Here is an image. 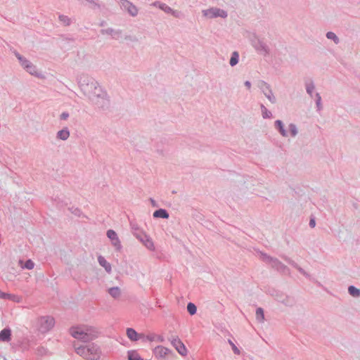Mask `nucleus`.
Listing matches in <instances>:
<instances>
[{"label":"nucleus","mask_w":360,"mask_h":360,"mask_svg":"<svg viewBox=\"0 0 360 360\" xmlns=\"http://www.w3.org/2000/svg\"><path fill=\"white\" fill-rule=\"evenodd\" d=\"M25 70L32 75L37 77H41V74L37 72V67L30 62V63L25 68Z\"/></svg>","instance_id":"nucleus-27"},{"label":"nucleus","mask_w":360,"mask_h":360,"mask_svg":"<svg viewBox=\"0 0 360 360\" xmlns=\"http://www.w3.org/2000/svg\"><path fill=\"white\" fill-rule=\"evenodd\" d=\"M45 351V349L44 347H39L38 348V352L41 354H42V352Z\"/></svg>","instance_id":"nucleus-55"},{"label":"nucleus","mask_w":360,"mask_h":360,"mask_svg":"<svg viewBox=\"0 0 360 360\" xmlns=\"http://www.w3.org/2000/svg\"><path fill=\"white\" fill-rule=\"evenodd\" d=\"M288 129H289L290 135L292 137L296 136L297 134H298V130H297V126L295 124L290 123L288 126Z\"/></svg>","instance_id":"nucleus-42"},{"label":"nucleus","mask_w":360,"mask_h":360,"mask_svg":"<svg viewBox=\"0 0 360 360\" xmlns=\"http://www.w3.org/2000/svg\"><path fill=\"white\" fill-rule=\"evenodd\" d=\"M70 136V131L68 127H64L57 132L56 138L60 140L66 141Z\"/></svg>","instance_id":"nucleus-24"},{"label":"nucleus","mask_w":360,"mask_h":360,"mask_svg":"<svg viewBox=\"0 0 360 360\" xmlns=\"http://www.w3.org/2000/svg\"><path fill=\"white\" fill-rule=\"evenodd\" d=\"M0 299L12 300L14 302H18V297L13 294L4 292L0 290Z\"/></svg>","instance_id":"nucleus-30"},{"label":"nucleus","mask_w":360,"mask_h":360,"mask_svg":"<svg viewBox=\"0 0 360 360\" xmlns=\"http://www.w3.org/2000/svg\"><path fill=\"white\" fill-rule=\"evenodd\" d=\"M11 329L7 326L0 331V342H8L11 340Z\"/></svg>","instance_id":"nucleus-16"},{"label":"nucleus","mask_w":360,"mask_h":360,"mask_svg":"<svg viewBox=\"0 0 360 360\" xmlns=\"http://www.w3.org/2000/svg\"><path fill=\"white\" fill-rule=\"evenodd\" d=\"M98 264L105 269L108 273H110L112 271L111 264L106 261L104 257L100 255L98 257Z\"/></svg>","instance_id":"nucleus-23"},{"label":"nucleus","mask_w":360,"mask_h":360,"mask_svg":"<svg viewBox=\"0 0 360 360\" xmlns=\"http://www.w3.org/2000/svg\"><path fill=\"white\" fill-rule=\"evenodd\" d=\"M13 53L15 56V57L18 58V60H19L20 58L22 57V56L20 55L17 51H14Z\"/></svg>","instance_id":"nucleus-53"},{"label":"nucleus","mask_w":360,"mask_h":360,"mask_svg":"<svg viewBox=\"0 0 360 360\" xmlns=\"http://www.w3.org/2000/svg\"><path fill=\"white\" fill-rule=\"evenodd\" d=\"M150 201L151 205L153 207H158V203L156 202V201L154 199L150 198Z\"/></svg>","instance_id":"nucleus-51"},{"label":"nucleus","mask_w":360,"mask_h":360,"mask_svg":"<svg viewBox=\"0 0 360 360\" xmlns=\"http://www.w3.org/2000/svg\"><path fill=\"white\" fill-rule=\"evenodd\" d=\"M100 32L102 34H110L114 39L118 38L122 34V31L120 30H115L111 27L102 29Z\"/></svg>","instance_id":"nucleus-21"},{"label":"nucleus","mask_w":360,"mask_h":360,"mask_svg":"<svg viewBox=\"0 0 360 360\" xmlns=\"http://www.w3.org/2000/svg\"><path fill=\"white\" fill-rule=\"evenodd\" d=\"M348 292L351 296L354 297H360V289L356 288L354 285H349L348 287Z\"/></svg>","instance_id":"nucleus-36"},{"label":"nucleus","mask_w":360,"mask_h":360,"mask_svg":"<svg viewBox=\"0 0 360 360\" xmlns=\"http://www.w3.org/2000/svg\"><path fill=\"white\" fill-rule=\"evenodd\" d=\"M86 1L92 4L94 7L100 8L99 4L97 3L96 1H95V0H86Z\"/></svg>","instance_id":"nucleus-50"},{"label":"nucleus","mask_w":360,"mask_h":360,"mask_svg":"<svg viewBox=\"0 0 360 360\" xmlns=\"http://www.w3.org/2000/svg\"><path fill=\"white\" fill-rule=\"evenodd\" d=\"M275 129L281 134V135L283 137L288 136V132L285 129L284 124L283 121L280 120H277L274 122Z\"/></svg>","instance_id":"nucleus-22"},{"label":"nucleus","mask_w":360,"mask_h":360,"mask_svg":"<svg viewBox=\"0 0 360 360\" xmlns=\"http://www.w3.org/2000/svg\"><path fill=\"white\" fill-rule=\"evenodd\" d=\"M106 24V22L105 21H102L101 23H100V26L103 27V26H105V25Z\"/></svg>","instance_id":"nucleus-57"},{"label":"nucleus","mask_w":360,"mask_h":360,"mask_svg":"<svg viewBox=\"0 0 360 360\" xmlns=\"http://www.w3.org/2000/svg\"><path fill=\"white\" fill-rule=\"evenodd\" d=\"M108 293L111 297L116 299L118 298L121 295V290L119 287H112L108 290Z\"/></svg>","instance_id":"nucleus-32"},{"label":"nucleus","mask_w":360,"mask_h":360,"mask_svg":"<svg viewBox=\"0 0 360 360\" xmlns=\"http://www.w3.org/2000/svg\"><path fill=\"white\" fill-rule=\"evenodd\" d=\"M239 61V53L238 51H233L231 53L229 64L231 67H234L238 63Z\"/></svg>","instance_id":"nucleus-34"},{"label":"nucleus","mask_w":360,"mask_h":360,"mask_svg":"<svg viewBox=\"0 0 360 360\" xmlns=\"http://www.w3.org/2000/svg\"><path fill=\"white\" fill-rule=\"evenodd\" d=\"M326 36L327 39L333 40L335 44H338L340 43V39L338 38L335 33L333 32H328Z\"/></svg>","instance_id":"nucleus-38"},{"label":"nucleus","mask_w":360,"mask_h":360,"mask_svg":"<svg viewBox=\"0 0 360 360\" xmlns=\"http://www.w3.org/2000/svg\"><path fill=\"white\" fill-rule=\"evenodd\" d=\"M106 235L108 238L110 240L112 246L115 247L117 251L120 252L122 250V246L121 245L120 240L117 236V233L112 229H109L107 231Z\"/></svg>","instance_id":"nucleus-12"},{"label":"nucleus","mask_w":360,"mask_h":360,"mask_svg":"<svg viewBox=\"0 0 360 360\" xmlns=\"http://www.w3.org/2000/svg\"><path fill=\"white\" fill-rule=\"evenodd\" d=\"M186 309L188 314L191 316L195 314L197 312V307L193 302H188Z\"/></svg>","instance_id":"nucleus-39"},{"label":"nucleus","mask_w":360,"mask_h":360,"mask_svg":"<svg viewBox=\"0 0 360 360\" xmlns=\"http://www.w3.org/2000/svg\"><path fill=\"white\" fill-rule=\"evenodd\" d=\"M315 102L316 105L317 111H321L323 108V106L321 103V96L319 93L315 94Z\"/></svg>","instance_id":"nucleus-40"},{"label":"nucleus","mask_w":360,"mask_h":360,"mask_svg":"<svg viewBox=\"0 0 360 360\" xmlns=\"http://www.w3.org/2000/svg\"><path fill=\"white\" fill-rule=\"evenodd\" d=\"M143 339L146 340H148L150 342H152L155 339V336L153 335H147V336H144V338H142Z\"/></svg>","instance_id":"nucleus-49"},{"label":"nucleus","mask_w":360,"mask_h":360,"mask_svg":"<svg viewBox=\"0 0 360 360\" xmlns=\"http://www.w3.org/2000/svg\"><path fill=\"white\" fill-rule=\"evenodd\" d=\"M69 210L71 211L72 213H73L76 216H80V214L82 213L81 210L77 207H72L70 208Z\"/></svg>","instance_id":"nucleus-46"},{"label":"nucleus","mask_w":360,"mask_h":360,"mask_svg":"<svg viewBox=\"0 0 360 360\" xmlns=\"http://www.w3.org/2000/svg\"><path fill=\"white\" fill-rule=\"evenodd\" d=\"M309 226L311 228H314L315 227V226H316V220H315L314 217H312V218L310 219L309 223Z\"/></svg>","instance_id":"nucleus-48"},{"label":"nucleus","mask_w":360,"mask_h":360,"mask_svg":"<svg viewBox=\"0 0 360 360\" xmlns=\"http://www.w3.org/2000/svg\"><path fill=\"white\" fill-rule=\"evenodd\" d=\"M260 108L262 111V115L264 119H271L273 115L271 111H269L264 104H260Z\"/></svg>","instance_id":"nucleus-35"},{"label":"nucleus","mask_w":360,"mask_h":360,"mask_svg":"<svg viewBox=\"0 0 360 360\" xmlns=\"http://www.w3.org/2000/svg\"><path fill=\"white\" fill-rule=\"evenodd\" d=\"M70 115L68 112H63L60 115V119L62 120H65L69 117Z\"/></svg>","instance_id":"nucleus-47"},{"label":"nucleus","mask_w":360,"mask_h":360,"mask_svg":"<svg viewBox=\"0 0 360 360\" xmlns=\"http://www.w3.org/2000/svg\"><path fill=\"white\" fill-rule=\"evenodd\" d=\"M169 340L180 355L184 356L187 354L188 351L186 346L178 337H172L169 338Z\"/></svg>","instance_id":"nucleus-11"},{"label":"nucleus","mask_w":360,"mask_h":360,"mask_svg":"<svg viewBox=\"0 0 360 360\" xmlns=\"http://www.w3.org/2000/svg\"><path fill=\"white\" fill-rule=\"evenodd\" d=\"M251 44L258 52L263 53L264 56L269 54L268 46L261 40L256 34H254L251 39Z\"/></svg>","instance_id":"nucleus-6"},{"label":"nucleus","mask_w":360,"mask_h":360,"mask_svg":"<svg viewBox=\"0 0 360 360\" xmlns=\"http://www.w3.org/2000/svg\"><path fill=\"white\" fill-rule=\"evenodd\" d=\"M258 87L271 103L274 104L276 103V98L274 96L271 88L268 83L263 80H260L258 84Z\"/></svg>","instance_id":"nucleus-8"},{"label":"nucleus","mask_w":360,"mask_h":360,"mask_svg":"<svg viewBox=\"0 0 360 360\" xmlns=\"http://www.w3.org/2000/svg\"><path fill=\"white\" fill-rule=\"evenodd\" d=\"M305 87H306V91L308 94V95L313 98L314 96V90L315 89L314 83L312 80H310L309 82H307L305 83Z\"/></svg>","instance_id":"nucleus-29"},{"label":"nucleus","mask_w":360,"mask_h":360,"mask_svg":"<svg viewBox=\"0 0 360 360\" xmlns=\"http://www.w3.org/2000/svg\"><path fill=\"white\" fill-rule=\"evenodd\" d=\"M244 84L248 89L251 88V82L250 81H245Z\"/></svg>","instance_id":"nucleus-54"},{"label":"nucleus","mask_w":360,"mask_h":360,"mask_svg":"<svg viewBox=\"0 0 360 360\" xmlns=\"http://www.w3.org/2000/svg\"><path fill=\"white\" fill-rule=\"evenodd\" d=\"M92 105L99 110L105 111L108 110L110 101L107 92L102 88L96 91L95 94L89 97Z\"/></svg>","instance_id":"nucleus-2"},{"label":"nucleus","mask_w":360,"mask_h":360,"mask_svg":"<svg viewBox=\"0 0 360 360\" xmlns=\"http://www.w3.org/2000/svg\"><path fill=\"white\" fill-rule=\"evenodd\" d=\"M256 319L259 323H262L264 321V311L262 307H257L256 309Z\"/></svg>","instance_id":"nucleus-37"},{"label":"nucleus","mask_w":360,"mask_h":360,"mask_svg":"<svg viewBox=\"0 0 360 360\" xmlns=\"http://www.w3.org/2000/svg\"><path fill=\"white\" fill-rule=\"evenodd\" d=\"M153 353L158 359L173 360L176 357V355L173 351L162 345L155 347L153 350Z\"/></svg>","instance_id":"nucleus-5"},{"label":"nucleus","mask_w":360,"mask_h":360,"mask_svg":"<svg viewBox=\"0 0 360 360\" xmlns=\"http://www.w3.org/2000/svg\"><path fill=\"white\" fill-rule=\"evenodd\" d=\"M39 330L41 333H46L51 330L55 325V319L51 316H41L37 321Z\"/></svg>","instance_id":"nucleus-4"},{"label":"nucleus","mask_w":360,"mask_h":360,"mask_svg":"<svg viewBox=\"0 0 360 360\" xmlns=\"http://www.w3.org/2000/svg\"><path fill=\"white\" fill-rule=\"evenodd\" d=\"M272 268L277 270L279 273L283 275H290V269L283 264L281 261H279L278 259H276V261H274V263L271 266Z\"/></svg>","instance_id":"nucleus-14"},{"label":"nucleus","mask_w":360,"mask_h":360,"mask_svg":"<svg viewBox=\"0 0 360 360\" xmlns=\"http://www.w3.org/2000/svg\"><path fill=\"white\" fill-rule=\"evenodd\" d=\"M158 340L159 342H162L164 341V338H163L162 336H160H160H158Z\"/></svg>","instance_id":"nucleus-56"},{"label":"nucleus","mask_w":360,"mask_h":360,"mask_svg":"<svg viewBox=\"0 0 360 360\" xmlns=\"http://www.w3.org/2000/svg\"><path fill=\"white\" fill-rule=\"evenodd\" d=\"M261 259L263 262L271 264V266L274 263V261L276 260L277 258L271 257L270 255H268L266 253H261Z\"/></svg>","instance_id":"nucleus-33"},{"label":"nucleus","mask_w":360,"mask_h":360,"mask_svg":"<svg viewBox=\"0 0 360 360\" xmlns=\"http://www.w3.org/2000/svg\"><path fill=\"white\" fill-rule=\"evenodd\" d=\"M20 65L25 69L27 65L30 63V61L28 60L26 58L22 56L18 60Z\"/></svg>","instance_id":"nucleus-45"},{"label":"nucleus","mask_w":360,"mask_h":360,"mask_svg":"<svg viewBox=\"0 0 360 360\" xmlns=\"http://www.w3.org/2000/svg\"><path fill=\"white\" fill-rule=\"evenodd\" d=\"M79 327L80 328H82L83 330H84V332H87V333H96L98 335V332L96 331V330L91 326H79Z\"/></svg>","instance_id":"nucleus-43"},{"label":"nucleus","mask_w":360,"mask_h":360,"mask_svg":"<svg viewBox=\"0 0 360 360\" xmlns=\"http://www.w3.org/2000/svg\"><path fill=\"white\" fill-rule=\"evenodd\" d=\"M86 346L89 356H90L89 360H99L101 359L102 352L101 347L98 345L91 343Z\"/></svg>","instance_id":"nucleus-10"},{"label":"nucleus","mask_w":360,"mask_h":360,"mask_svg":"<svg viewBox=\"0 0 360 360\" xmlns=\"http://www.w3.org/2000/svg\"><path fill=\"white\" fill-rule=\"evenodd\" d=\"M153 5L159 8L162 11H165L166 13H170V12L172 11V8L165 3L160 1H155L154 2Z\"/></svg>","instance_id":"nucleus-28"},{"label":"nucleus","mask_w":360,"mask_h":360,"mask_svg":"<svg viewBox=\"0 0 360 360\" xmlns=\"http://www.w3.org/2000/svg\"><path fill=\"white\" fill-rule=\"evenodd\" d=\"M19 266L22 269H26L28 270H31L34 267V262L31 259H28L25 262H23V260L20 259L19 260Z\"/></svg>","instance_id":"nucleus-26"},{"label":"nucleus","mask_w":360,"mask_h":360,"mask_svg":"<svg viewBox=\"0 0 360 360\" xmlns=\"http://www.w3.org/2000/svg\"><path fill=\"white\" fill-rule=\"evenodd\" d=\"M202 13L204 16H206L209 18H215L217 17L226 18L228 16V13L226 11L214 7L210 8L207 10H203Z\"/></svg>","instance_id":"nucleus-9"},{"label":"nucleus","mask_w":360,"mask_h":360,"mask_svg":"<svg viewBox=\"0 0 360 360\" xmlns=\"http://www.w3.org/2000/svg\"><path fill=\"white\" fill-rule=\"evenodd\" d=\"M274 296L275 299L278 302L282 303L286 307H293L296 303V300L294 297L285 295L282 292H276Z\"/></svg>","instance_id":"nucleus-7"},{"label":"nucleus","mask_w":360,"mask_h":360,"mask_svg":"<svg viewBox=\"0 0 360 360\" xmlns=\"http://www.w3.org/2000/svg\"><path fill=\"white\" fill-rule=\"evenodd\" d=\"M130 224L133 235L139 240H142V238L146 237V233L141 230L136 224L131 222Z\"/></svg>","instance_id":"nucleus-17"},{"label":"nucleus","mask_w":360,"mask_h":360,"mask_svg":"<svg viewBox=\"0 0 360 360\" xmlns=\"http://www.w3.org/2000/svg\"><path fill=\"white\" fill-rule=\"evenodd\" d=\"M74 348H75V352L78 355H79L84 359L89 360L90 356H89V353H88L87 348H86V345H79V346L77 347L76 345L74 344Z\"/></svg>","instance_id":"nucleus-19"},{"label":"nucleus","mask_w":360,"mask_h":360,"mask_svg":"<svg viewBox=\"0 0 360 360\" xmlns=\"http://www.w3.org/2000/svg\"><path fill=\"white\" fill-rule=\"evenodd\" d=\"M153 217L155 219L161 218L167 219L169 217V214L167 210L163 208H159L153 213Z\"/></svg>","instance_id":"nucleus-20"},{"label":"nucleus","mask_w":360,"mask_h":360,"mask_svg":"<svg viewBox=\"0 0 360 360\" xmlns=\"http://www.w3.org/2000/svg\"><path fill=\"white\" fill-rule=\"evenodd\" d=\"M127 335L128 338L133 342L138 341L139 340L144 338V335L142 333H137L132 328H127L126 330Z\"/></svg>","instance_id":"nucleus-15"},{"label":"nucleus","mask_w":360,"mask_h":360,"mask_svg":"<svg viewBox=\"0 0 360 360\" xmlns=\"http://www.w3.org/2000/svg\"><path fill=\"white\" fill-rule=\"evenodd\" d=\"M77 80L81 91L88 98L101 89L98 82L88 75L82 74L77 77Z\"/></svg>","instance_id":"nucleus-1"},{"label":"nucleus","mask_w":360,"mask_h":360,"mask_svg":"<svg viewBox=\"0 0 360 360\" xmlns=\"http://www.w3.org/2000/svg\"><path fill=\"white\" fill-rule=\"evenodd\" d=\"M128 360H143L136 350H129L127 352Z\"/></svg>","instance_id":"nucleus-31"},{"label":"nucleus","mask_w":360,"mask_h":360,"mask_svg":"<svg viewBox=\"0 0 360 360\" xmlns=\"http://www.w3.org/2000/svg\"><path fill=\"white\" fill-rule=\"evenodd\" d=\"M282 258L288 263L290 265H291L292 266H293L294 268H295L296 269H297V271L301 274H302L303 276H304L305 277H309V274H307L302 267H300L295 261H293L292 259H291L290 257H287V256H282Z\"/></svg>","instance_id":"nucleus-18"},{"label":"nucleus","mask_w":360,"mask_h":360,"mask_svg":"<svg viewBox=\"0 0 360 360\" xmlns=\"http://www.w3.org/2000/svg\"><path fill=\"white\" fill-rule=\"evenodd\" d=\"M121 6L131 15L134 17L138 14V8L131 2L128 0H120Z\"/></svg>","instance_id":"nucleus-13"},{"label":"nucleus","mask_w":360,"mask_h":360,"mask_svg":"<svg viewBox=\"0 0 360 360\" xmlns=\"http://www.w3.org/2000/svg\"><path fill=\"white\" fill-rule=\"evenodd\" d=\"M170 13H171L173 16H174V17H176V18H178V17H179V12L178 11H174V10L172 9V11H171V12H170Z\"/></svg>","instance_id":"nucleus-52"},{"label":"nucleus","mask_w":360,"mask_h":360,"mask_svg":"<svg viewBox=\"0 0 360 360\" xmlns=\"http://www.w3.org/2000/svg\"><path fill=\"white\" fill-rule=\"evenodd\" d=\"M70 333L74 338L83 342H89L98 337L96 333L84 332L82 328L76 326L70 328Z\"/></svg>","instance_id":"nucleus-3"},{"label":"nucleus","mask_w":360,"mask_h":360,"mask_svg":"<svg viewBox=\"0 0 360 360\" xmlns=\"http://www.w3.org/2000/svg\"><path fill=\"white\" fill-rule=\"evenodd\" d=\"M58 18H59V20L63 23L64 25L65 26H68L70 25L71 23V20L70 18L67 16V15H60L58 16Z\"/></svg>","instance_id":"nucleus-41"},{"label":"nucleus","mask_w":360,"mask_h":360,"mask_svg":"<svg viewBox=\"0 0 360 360\" xmlns=\"http://www.w3.org/2000/svg\"><path fill=\"white\" fill-rule=\"evenodd\" d=\"M140 241L149 250H155V245H154L153 241L149 236L146 235V237L142 238V240H140Z\"/></svg>","instance_id":"nucleus-25"},{"label":"nucleus","mask_w":360,"mask_h":360,"mask_svg":"<svg viewBox=\"0 0 360 360\" xmlns=\"http://www.w3.org/2000/svg\"><path fill=\"white\" fill-rule=\"evenodd\" d=\"M229 344L231 345L232 350L235 354L239 355L240 354V349L236 346L231 340H228Z\"/></svg>","instance_id":"nucleus-44"}]
</instances>
